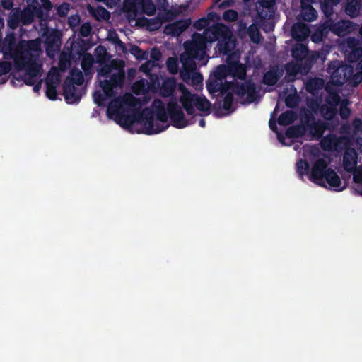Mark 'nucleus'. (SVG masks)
I'll return each instance as SVG.
<instances>
[{"instance_id": "f257e3e1", "label": "nucleus", "mask_w": 362, "mask_h": 362, "mask_svg": "<svg viewBox=\"0 0 362 362\" xmlns=\"http://www.w3.org/2000/svg\"><path fill=\"white\" fill-rule=\"evenodd\" d=\"M124 64L122 61L111 60L110 63L105 64L98 70L97 77L99 86L103 91L95 90L93 93V100L98 106L104 105L107 98L115 96V89L121 88L125 80V71L123 66H118V64Z\"/></svg>"}, {"instance_id": "f03ea898", "label": "nucleus", "mask_w": 362, "mask_h": 362, "mask_svg": "<svg viewBox=\"0 0 362 362\" xmlns=\"http://www.w3.org/2000/svg\"><path fill=\"white\" fill-rule=\"evenodd\" d=\"M230 34L232 32L222 23H216L204 30L203 34L194 33L192 40H187L183 44L187 58L186 61L193 62L194 59H204L207 42H218L219 40L224 39Z\"/></svg>"}, {"instance_id": "7ed1b4c3", "label": "nucleus", "mask_w": 362, "mask_h": 362, "mask_svg": "<svg viewBox=\"0 0 362 362\" xmlns=\"http://www.w3.org/2000/svg\"><path fill=\"white\" fill-rule=\"evenodd\" d=\"M18 54L15 57V64L23 66L28 62L36 59L41 49L40 40H21L18 45Z\"/></svg>"}, {"instance_id": "20e7f679", "label": "nucleus", "mask_w": 362, "mask_h": 362, "mask_svg": "<svg viewBox=\"0 0 362 362\" xmlns=\"http://www.w3.org/2000/svg\"><path fill=\"white\" fill-rule=\"evenodd\" d=\"M327 71L330 74L333 84L341 86L351 78L354 68L351 65L336 60L328 64Z\"/></svg>"}, {"instance_id": "39448f33", "label": "nucleus", "mask_w": 362, "mask_h": 362, "mask_svg": "<svg viewBox=\"0 0 362 362\" xmlns=\"http://www.w3.org/2000/svg\"><path fill=\"white\" fill-rule=\"evenodd\" d=\"M154 111L149 107L143 109L136 116V119L142 124V132L146 135L160 133L167 129L169 127V124L160 125L158 123L154 124Z\"/></svg>"}, {"instance_id": "423d86ee", "label": "nucleus", "mask_w": 362, "mask_h": 362, "mask_svg": "<svg viewBox=\"0 0 362 362\" xmlns=\"http://www.w3.org/2000/svg\"><path fill=\"white\" fill-rule=\"evenodd\" d=\"M325 58V54L317 52L313 53L308 59H306L303 65L299 63H288L285 66L286 77L288 78V81H294L296 75L302 71H304L305 73L308 72L313 65L317 62V59H320L324 62Z\"/></svg>"}, {"instance_id": "0eeeda50", "label": "nucleus", "mask_w": 362, "mask_h": 362, "mask_svg": "<svg viewBox=\"0 0 362 362\" xmlns=\"http://www.w3.org/2000/svg\"><path fill=\"white\" fill-rule=\"evenodd\" d=\"M226 86L228 90H230L240 97H243L247 94V101L249 103H253L257 98L258 92L257 91L256 85L251 79L244 83L226 82Z\"/></svg>"}, {"instance_id": "6e6552de", "label": "nucleus", "mask_w": 362, "mask_h": 362, "mask_svg": "<svg viewBox=\"0 0 362 362\" xmlns=\"http://www.w3.org/2000/svg\"><path fill=\"white\" fill-rule=\"evenodd\" d=\"M167 111L172 125L177 129H182L191 123L185 118L182 108L176 101H170L167 105Z\"/></svg>"}, {"instance_id": "1a4fd4ad", "label": "nucleus", "mask_w": 362, "mask_h": 362, "mask_svg": "<svg viewBox=\"0 0 362 362\" xmlns=\"http://www.w3.org/2000/svg\"><path fill=\"white\" fill-rule=\"evenodd\" d=\"M329 162L325 158L317 159L313 164L309 180L321 187H325L324 177L326 175Z\"/></svg>"}, {"instance_id": "9d476101", "label": "nucleus", "mask_w": 362, "mask_h": 362, "mask_svg": "<svg viewBox=\"0 0 362 362\" xmlns=\"http://www.w3.org/2000/svg\"><path fill=\"white\" fill-rule=\"evenodd\" d=\"M16 37L13 32L6 34L5 37L0 41V52H2L4 59L8 60L13 59L18 54Z\"/></svg>"}, {"instance_id": "9b49d317", "label": "nucleus", "mask_w": 362, "mask_h": 362, "mask_svg": "<svg viewBox=\"0 0 362 362\" xmlns=\"http://www.w3.org/2000/svg\"><path fill=\"white\" fill-rule=\"evenodd\" d=\"M302 121L305 124L307 130H309L310 134L316 139L321 138L327 129V124L321 120L315 121L311 112H306Z\"/></svg>"}, {"instance_id": "f8f14e48", "label": "nucleus", "mask_w": 362, "mask_h": 362, "mask_svg": "<svg viewBox=\"0 0 362 362\" xmlns=\"http://www.w3.org/2000/svg\"><path fill=\"white\" fill-rule=\"evenodd\" d=\"M34 20V14L31 4L29 7L24 8L23 11L14 13L8 20V25L11 28H16L18 23H21L23 25L30 24Z\"/></svg>"}, {"instance_id": "ddd939ff", "label": "nucleus", "mask_w": 362, "mask_h": 362, "mask_svg": "<svg viewBox=\"0 0 362 362\" xmlns=\"http://www.w3.org/2000/svg\"><path fill=\"white\" fill-rule=\"evenodd\" d=\"M182 95L180 102L188 115H194L195 98L197 94L192 93L183 84L180 85Z\"/></svg>"}, {"instance_id": "4468645a", "label": "nucleus", "mask_w": 362, "mask_h": 362, "mask_svg": "<svg viewBox=\"0 0 362 362\" xmlns=\"http://www.w3.org/2000/svg\"><path fill=\"white\" fill-rule=\"evenodd\" d=\"M236 40L233 33L224 39L219 40L215 48L218 54L230 56L235 47Z\"/></svg>"}, {"instance_id": "2eb2a0df", "label": "nucleus", "mask_w": 362, "mask_h": 362, "mask_svg": "<svg viewBox=\"0 0 362 362\" xmlns=\"http://www.w3.org/2000/svg\"><path fill=\"white\" fill-rule=\"evenodd\" d=\"M332 101L329 100V105H322L320 107V113L326 120H332L337 114V110L335 106L338 105L341 101V98L338 94L332 97Z\"/></svg>"}, {"instance_id": "dca6fc26", "label": "nucleus", "mask_w": 362, "mask_h": 362, "mask_svg": "<svg viewBox=\"0 0 362 362\" xmlns=\"http://www.w3.org/2000/svg\"><path fill=\"white\" fill-rule=\"evenodd\" d=\"M62 33L59 30H52L46 35L45 45L48 55L51 51H55L59 49L61 45Z\"/></svg>"}, {"instance_id": "f3484780", "label": "nucleus", "mask_w": 362, "mask_h": 362, "mask_svg": "<svg viewBox=\"0 0 362 362\" xmlns=\"http://www.w3.org/2000/svg\"><path fill=\"white\" fill-rule=\"evenodd\" d=\"M63 95L69 104L77 103L81 98V95L76 93L74 84L71 81H68V79H66L63 85Z\"/></svg>"}, {"instance_id": "a211bd4d", "label": "nucleus", "mask_w": 362, "mask_h": 362, "mask_svg": "<svg viewBox=\"0 0 362 362\" xmlns=\"http://www.w3.org/2000/svg\"><path fill=\"white\" fill-rule=\"evenodd\" d=\"M283 73V70L279 69L278 66H273L264 74L262 77V83L264 85L273 86L281 78Z\"/></svg>"}, {"instance_id": "6ab92c4d", "label": "nucleus", "mask_w": 362, "mask_h": 362, "mask_svg": "<svg viewBox=\"0 0 362 362\" xmlns=\"http://www.w3.org/2000/svg\"><path fill=\"white\" fill-rule=\"evenodd\" d=\"M15 68L18 70L21 71L25 69V74L33 76L35 77H38L40 74V71L42 69V66L36 62V59H33L31 61H26L25 62V64L23 66H18L17 64H14Z\"/></svg>"}, {"instance_id": "aec40b11", "label": "nucleus", "mask_w": 362, "mask_h": 362, "mask_svg": "<svg viewBox=\"0 0 362 362\" xmlns=\"http://www.w3.org/2000/svg\"><path fill=\"white\" fill-rule=\"evenodd\" d=\"M292 37L297 40H303L309 36V27L303 23H296L291 27Z\"/></svg>"}, {"instance_id": "412c9836", "label": "nucleus", "mask_w": 362, "mask_h": 362, "mask_svg": "<svg viewBox=\"0 0 362 362\" xmlns=\"http://www.w3.org/2000/svg\"><path fill=\"white\" fill-rule=\"evenodd\" d=\"M234 101V97L233 93L228 92L224 96L222 104L221 102H216L214 104V109L216 110L215 114L217 115H223V113L220 112L221 108L225 111H230L232 108V105Z\"/></svg>"}, {"instance_id": "4be33fe9", "label": "nucleus", "mask_w": 362, "mask_h": 362, "mask_svg": "<svg viewBox=\"0 0 362 362\" xmlns=\"http://www.w3.org/2000/svg\"><path fill=\"white\" fill-rule=\"evenodd\" d=\"M230 75L234 78L244 80L247 75V69L245 64L239 62L228 63Z\"/></svg>"}, {"instance_id": "5701e85b", "label": "nucleus", "mask_w": 362, "mask_h": 362, "mask_svg": "<svg viewBox=\"0 0 362 362\" xmlns=\"http://www.w3.org/2000/svg\"><path fill=\"white\" fill-rule=\"evenodd\" d=\"M153 107L155 109L153 111L157 120L163 123H166L168 119V111L166 112L163 103L160 100L156 99L153 103Z\"/></svg>"}, {"instance_id": "b1692460", "label": "nucleus", "mask_w": 362, "mask_h": 362, "mask_svg": "<svg viewBox=\"0 0 362 362\" xmlns=\"http://www.w3.org/2000/svg\"><path fill=\"white\" fill-rule=\"evenodd\" d=\"M107 112L109 114H113L116 115L117 117L119 119L123 126L129 127L133 122L132 118L128 115L121 112L117 105L110 104L107 107Z\"/></svg>"}, {"instance_id": "393cba45", "label": "nucleus", "mask_w": 362, "mask_h": 362, "mask_svg": "<svg viewBox=\"0 0 362 362\" xmlns=\"http://www.w3.org/2000/svg\"><path fill=\"white\" fill-rule=\"evenodd\" d=\"M341 0H320L321 10L326 18L331 19L334 14V7L337 6Z\"/></svg>"}, {"instance_id": "a878e982", "label": "nucleus", "mask_w": 362, "mask_h": 362, "mask_svg": "<svg viewBox=\"0 0 362 362\" xmlns=\"http://www.w3.org/2000/svg\"><path fill=\"white\" fill-rule=\"evenodd\" d=\"M324 180L331 187L335 189L339 188L338 190L339 191L342 189V188H340L341 184V179L333 169L329 168V170H327Z\"/></svg>"}, {"instance_id": "bb28decb", "label": "nucleus", "mask_w": 362, "mask_h": 362, "mask_svg": "<svg viewBox=\"0 0 362 362\" xmlns=\"http://www.w3.org/2000/svg\"><path fill=\"white\" fill-rule=\"evenodd\" d=\"M308 54V49L307 46L303 44H297L292 48L291 55L293 59H295L297 62L304 60L305 62L306 59L309 57H306Z\"/></svg>"}, {"instance_id": "cd10ccee", "label": "nucleus", "mask_w": 362, "mask_h": 362, "mask_svg": "<svg viewBox=\"0 0 362 362\" xmlns=\"http://www.w3.org/2000/svg\"><path fill=\"white\" fill-rule=\"evenodd\" d=\"M361 6V0H347L345 12L350 17L355 18L360 13Z\"/></svg>"}, {"instance_id": "c85d7f7f", "label": "nucleus", "mask_w": 362, "mask_h": 362, "mask_svg": "<svg viewBox=\"0 0 362 362\" xmlns=\"http://www.w3.org/2000/svg\"><path fill=\"white\" fill-rule=\"evenodd\" d=\"M206 88L211 93L221 92L223 94L228 91L226 83L223 84L221 81L211 78L206 81Z\"/></svg>"}, {"instance_id": "c756f323", "label": "nucleus", "mask_w": 362, "mask_h": 362, "mask_svg": "<svg viewBox=\"0 0 362 362\" xmlns=\"http://www.w3.org/2000/svg\"><path fill=\"white\" fill-rule=\"evenodd\" d=\"M303 124L290 127L286 132V135L288 138H300L305 135L307 132V127L302 121Z\"/></svg>"}, {"instance_id": "7c9ffc66", "label": "nucleus", "mask_w": 362, "mask_h": 362, "mask_svg": "<svg viewBox=\"0 0 362 362\" xmlns=\"http://www.w3.org/2000/svg\"><path fill=\"white\" fill-rule=\"evenodd\" d=\"M189 23L186 21H177L166 27L168 34L173 36H179L188 27Z\"/></svg>"}, {"instance_id": "2f4dec72", "label": "nucleus", "mask_w": 362, "mask_h": 362, "mask_svg": "<svg viewBox=\"0 0 362 362\" xmlns=\"http://www.w3.org/2000/svg\"><path fill=\"white\" fill-rule=\"evenodd\" d=\"M358 45V40H355L354 38L348 41L349 47L352 48V51L349 56L351 61H357L362 57V47H356Z\"/></svg>"}, {"instance_id": "473e14b6", "label": "nucleus", "mask_w": 362, "mask_h": 362, "mask_svg": "<svg viewBox=\"0 0 362 362\" xmlns=\"http://www.w3.org/2000/svg\"><path fill=\"white\" fill-rule=\"evenodd\" d=\"M296 119V113L292 110H287L279 115L278 123L281 126H287L292 124Z\"/></svg>"}, {"instance_id": "72a5a7b5", "label": "nucleus", "mask_w": 362, "mask_h": 362, "mask_svg": "<svg viewBox=\"0 0 362 362\" xmlns=\"http://www.w3.org/2000/svg\"><path fill=\"white\" fill-rule=\"evenodd\" d=\"M333 30L338 35L348 33L351 30V23L349 21H341L333 25Z\"/></svg>"}, {"instance_id": "f704fd0d", "label": "nucleus", "mask_w": 362, "mask_h": 362, "mask_svg": "<svg viewBox=\"0 0 362 362\" xmlns=\"http://www.w3.org/2000/svg\"><path fill=\"white\" fill-rule=\"evenodd\" d=\"M90 12L92 16L97 20L107 21L110 18V12L103 6H98L96 8H90Z\"/></svg>"}, {"instance_id": "c9c22d12", "label": "nucleus", "mask_w": 362, "mask_h": 362, "mask_svg": "<svg viewBox=\"0 0 362 362\" xmlns=\"http://www.w3.org/2000/svg\"><path fill=\"white\" fill-rule=\"evenodd\" d=\"M194 107L199 111L206 112V115L210 113L211 103L205 97H200L197 95L195 98Z\"/></svg>"}, {"instance_id": "e433bc0d", "label": "nucleus", "mask_w": 362, "mask_h": 362, "mask_svg": "<svg viewBox=\"0 0 362 362\" xmlns=\"http://www.w3.org/2000/svg\"><path fill=\"white\" fill-rule=\"evenodd\" d=\"M70 78H67L68 81H71L74 84L81 86L83 83L84 76L81 70L76 67H74L70 71Z\"/></svg>"}, {"instance_id": "4c0bfd02", "label": "nucleus", "mask_w": 362, "mask_h": 362, "mask_svg": "<svg viewBox=\"0 0 362 362\" xmlns=\"http://www.w3.org/2000/svg\"><path fill=\"white\" fill-rule=\"evenodd\" d=\"M213 75L215 79L222 82L227 76L230 75L228 64H221L218 66L214 70Z\"/></svg>"}, {"instance_id": "58836bf2", "label": "nucleus", "mask_w": 362, "mask_h": 362, "mask_svg": "<svg viewBox=\"0 0 362 362\" xmlns=\"http://www.w3.org/2000/svg\"><path fill=\"white\" fill-rule=\"evenodd\" d=\"M94 59L90 53H85L81 59V66L86 74L90 71Z\"/></svg>"}, {"instance_id": "ea45409f", "label": "nucleus", "mask_w": 362, "mask_h": 362, "mask_svg": "<svg viewBox=\"0 0 362 362\" xmlns=\"http://www.w3.org/2000/svg\"><path fill=\"white\" fill-rule=\"evenodd\" d=\"M310 165L305 159H300L296 163V172L299 177L303 179V176L309 174Z\"/></svg>"}, {"instance_id": "a19ab883", "label": "nucleus", "mask_w": 362, "mask_h": 362, "mask_svg": "<svg viewBox=\"0 0 362 362\" xmlns=\"http://www.w3.org/2000/svg\"><path fill=\"white\" fill-rule=\"evenodd\" d=\"M246 33L248 34L251 41L255 43H258L259 42L261 35L258 27L255 24H251L247 28Z\"/></svg>"}, {"instance_id": "79ce46f5", "label": "nucleus", "mask_w": 362, "mask_h": 362, "mask_svg": "<svg viewBox=\"0 0 362 362\" xmlns=\"http://www.w3.org/2000/svg\"><path fill=\"white\" fill-rule=\"evenodd\" d=\"M300 17L305 21L312 22L317 18V12L313 7H312L303 12H300Z\"/></svg>"}, {"instance_id": "37998d69", "label": "nucleus", "mask_w": 362, "mask_h": 362, "mask_svg": "<svg viewBox=\"0 0 362 362\" xmlns=\"http://www.w3.org/2000/svg\"><path fill=\"white\" fill-rule=\"evenodd\" d=\"M257 18L260 21L270 19L273 16L274 9H266L261 7H256Z\"/></svg>"}, {"instance_id": "c03bdc74", "label": "nucleus", "mask_w": 362, "mask_h": 362, "mask_svg": "<svg viewBox=\"0 0 362 362\" xmlns=\"http://www.w3.org/2000/svg\"><path fill=\"white\" fill-rule=\"evenodd\" d=\"M349 101L344 99L341 101L339 107V115L342 119H347L351 115V110L347 107Z\"/></svg>"}, {"instance_id": "a18cd8bd", "label": "nucleus", "mask_w": 362, "mask_h": 362, "mask_svg": "<svg viewBox=\"0 0 362 362\" xmlns=\"http://www.w3.org/2000/svg\"><path fill=\"white\" fill-rule=\"evenodd\" d=\"M33 4H31V8L33 11L34 16H36L40 20H45L47 16V13H45L42 7L39 6L37 0H33Z\"/></svg>"}, {"instance_id": "49530a36", "label": "nucleus", "mask_w": 362, "mask_h": 362, "mask_svg": "<svg viewBox=\"0 0 362 362\" xmlns=\"http://www.w3.org/2000/svg\"><path fill=\"white\" fill-rule=\"evenodd\" d=\"M166 66L170 74H177L178 71L177 59L175 57H169L166 62Z\"/></svg>"}, {"instance_id": "de8ad7c7", "label": "nucleus", "mask_w": 362, "mask_h": 362, "mask_svg": "<svg viewBox=\"0 0 362 362\" xmlns=\"http://www.w3.org/2000/svg\"><path fill=\"white\" fill-rule=\"evenodd\" d=\"M223 18L227 22H234L238 18V13L233 9H228L223 13Z\"/></svg>"}, {"instance_id": "09e8293b", "label": "nucleus", "mask_w": 362, "mask_h": 362, "mask_svg": "<svg viewBox=\"0 0 362 362\" xmlns=\"http://www.w3.org/2000/svg\"><path fill=\"white\" fill-rule=\"evenodd\" d=\"M325 33L323 28H317L311 35L310 39L315 43L320 42L325 37Z\"/></svg>"}, {"instance_id": "8fccbe9b", "label": "nucleus", "mask_w": 362, "mask_h": 362, "mask_svg": "<svg viewBox=\"0 0 362 362\" xmlns=\"http://www.w3.org/2000/svg\"><path fill=\"white\" fill-rule=\"evenodd\" d=\"M70 11V4L67 2H63L57 8V13L60 17H66Z\"/></svg>"}, {"instance_id": "3c124183", "label": "nucleus", "mask_w": 362, "mask_h": 362, "mask_svg": "<svg viewBox=\"0 0 362 362\" xmlns=\"http://www.w3.org/2000/svg\"><path fill=\"white\" fill-rule=\"evenodd\" d=\"M59 82V74L57 72L52 73L49 71L47 74L46 85L57 86Z\"/></svg>"}, {"instance_id": "603ef678", "label": "nucleus", "mask_w": 362, "mask_h": 362, "mask_svg": "<svg viewBox=\"0 0 362 362\" xmlns=\"http://www.w3.org/2000/svg\"><path fill=\"white\" fill-rule=\"evenodd\" d=\"M57 86L46 85V95L52 100H55L57 98V91L56 89Z\"/></svg>"}, {"instance_id": "864d4df0", "label": "nucleus", "mask_w": 362, "mask_h": 362, "mask_svg": "<svg viewBox=\"0 0 362 362\" xmlns=\"http://www.w3.org/2000/svg\"><path fill=\"white\" fill-rule=\"evenodd\" d=\"M130 53L134 55L138 59H142L144 58L145 53L143 50L136 45H131Z\"/></svg>"}, {"instance_id": "5fc2aeb1", "label": "nucleus", "mask_w": 362, "mask_h": 362, "mask_svg": "<svg viewBox=\"0 0 362 362\" xmlns=\"http://www.w3.org/2000/svg\"><path fill=\"white\" fill-rule=\"evenodd\" d=\"M124 8L126 11L136 12L137 11L136 0H124Z\"/></svg>"}, {"instance_id": "6e6d98bb", "label": "nucleus", "mask_w": 362, "mask_h": 362, "mask_svg": "<svg viewBox=\"0 0 362 362\" xmlns=\"http://www.w3.org/2000/svg\"><path fill=\"white\" fill-rule=\"evenodd\" d=\"M11 63L7 61L0 62V77L3 75H6L11 70Z\"/></svg>"}, {"instance_id": "4d7b16f0", "label": "nucleus", "mask_w": 362, "mask_h": 362, "mask_svg": "<svg viewBox=\"0 0 362 362\" xmlns=\"http://www.w3.org/2000/svg\"><path fill=\"white\" fill-rule=\"evenodd\" d=\"M209 25V21L208 18H200L194 23L195 28L197 30H201L202 29H204V30L208 29Z\"/></svg>"}, {"instance_id": "13d9d810", "label": "nucleus", "mask_w": 362, "mask_h": 362, "mask_svg": "<svg viewBox=\"0 0 362 362\" xmlns=\"http://www.w3.org/2000/svg\"><path fill=\"white\" fill-rule=\"evenodd\" d=\"M258 5L256 7L264 8L266 9H274L275 0H259Z\"/></svg>"}, {"instance_id": "bf43d9fd", "label": "nucleus", "mask_w": 362, "mask_h": 362, "mask_svg": "<svg viewBox=\"0 0 362 362\" xmlns=\"http://www.w3.org/2000/svg\"><path fill=\"white\" fill-rule=\"evenodd\" d=\"M79 33L83 37L89 36L91 33L90 25L89 23H83V25H81L79 29Z\"/></svg>"}, {"instance_id": "052dcab7", "label": "nucleus", "mask_w": 362, "mask_h": 362, "mask_svg": "<svg viewBox=\"0 0 362 362\" xmlns=\"http://www.w3.org/2000/svg\"><path fill=\"white\" fill-rule=\"evenodd\" d=\"M23 82L28 86H33L37 81V77L24 74L21 77Z\"/></svg>"}, {"instance_id": "680f3d73", "label": "nucleus", "mask_w": 362, "mask_h": 362, "mask_svg": "<svg viewBox=\"0 0 362 362\" xmlns=\"http://www.w3.org/2000/svg\"><path fill=\"white\" fill-rule=\"evenodd\" d=\"M314 0H300V12H303L313 6Z\"/></svg>"}, {"instance_id": "e2e57ef3", "label": "nucleus", "mask_w": 362, "mask_h": 362, "mask_svg": "<svg viewBox=\"0 0 362 362\" xmlns=\"http://www.w3.org/2000/svg\"><path fill=\"white\" fill-rule=\"evenodd\" d=\"M162 90H163L164 94H166L168 95L172 94L174 90V87H173V83H168V82L163 83Z\"/></svg>"}, {"instance_id": "0e129e2a", "label": "nucleus", "mask_w": 362, "mask_h": 362, "mask_svg": "<svg viewBox=\"0 0 362 362\" xmlns=\"http://www.w3.org/2000/svg\"><path fill=\"white\" fill-rule=\"evenodd\" d=\"M162 57V54L160 52V51L157 48V47H154L151 50V58L153 60V61H159L160 59Z\"/></svg>"}, {"instance_id": "69168bd1", "label": "nucleus", "mask_w": 362, "mask_h": 362, "mask_svg": "<svg viewBox=\"0 0 362 362\" xmlns=\"http://www.w3.org/2000/svg\"><path fill=\"white\" fill-rule=\"evenodd\" d=\"M42 3V8L46 11L47 13L49 12L53 5L50 0H40Z\"/></svg>"}, {"instance_id": "338daca9", "label": "nucleus", "mask_w": 362, "mask_h": 362, "mask_svg": "<svg viewBox=\"0 0 362 362\" xmlns=\"http://www.w3.org/2000/svg\"><path fill=\"white\" fill-rule=\"evenodd\" d=\"M362 81V76L358 74L353 73V76L348 83H353L354 86L358 85Z\"/></svg>"}, {"instance_id": "774afa93", "label": "nucleus", "mask_w": 362, "mask_h": 362, "mask_svg": "<svg viewBox=\"0 0 362 362\" xmlns=\"http://www.w3.org/2000/svg\"><path fill=\"white\" fill-rule=\"evenodd\" d=\"M1 5L4 9L10 10L13 6V0H1Z\"/></svg>"}]
</instances>
